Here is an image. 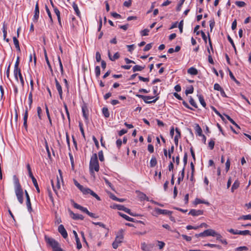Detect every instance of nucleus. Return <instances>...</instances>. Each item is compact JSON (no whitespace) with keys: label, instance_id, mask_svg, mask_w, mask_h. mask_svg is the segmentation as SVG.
Returning a JSON list of instances; mask_svg holds the SVG:
<instances>
[{"label":"nucleus","instance_id":"f257e3e1","mask_svg":"<svg viewBox=\"0 0 251 251\" xmlns=\"http://www.w3.org/2000/svg\"><path fill=\"white\" fill-rule=\"evenodd\" d=\"M100 169V166L98 160V156L97 153H94L91 157L89 170L90 174L92 176H94V171L98 172Z\"/></svg>","mask_w":251,"mask_h":251},{"label":"nucleus","instance_id":"f03ea898","mask_svg":"<svg viewBox=\"0 0 251 251\" xmlns=\"http://www.w3.org/2000/svg\"><path fill=\"white\" fill-rule=\"evenodd\" d=\"M14 179L15 194L18 201L22 204L23 203V190L18 178L15 176H14Z\"/></svg>","mask_w":251,"mask_h":251},{"label":"nucleus","instance_id":"7ed1b4c3","mask_svg":"<svg viewBox=\"0 0 251 251\" xmlns=\"http://www.w3.org/2000/svg\"><path fill=\"white\" fill-rule=\"evenodd\" d=\"M136 96L142 99L146 103H155L159 98L158 96L152 97L142 95H136Z\"/></svg>","mask_w":251,"mask_h":251},{"label":"nucleus","instance_id":"20e7f679","mask_svg":"<svg viewBox=\"0 0 251 251\" xmlns=\"http://www.w3.org/2000/svg\"><path fill=\"white\" fill-rule=\"evenodd\" d=\"M80 191L83 193V195L90 194L93 197L95 198L98 201H100V197L89 188L84 187L83 186L82 188L80 189Z\"/></svg>","mask_w":251,"mask_h":251},{"label":"nucleus","instance_id":"39448f33","mask_svg":"<svg viewBox=\"0 0 251 251\" xmlns=\"http://www.w3.org/2000/svg\"><path fill=\"white\" fill-rule=\"evenodd\" d=\"M114 207L117 208L118 210H123L132 216H139V215L136 214L135 213L131 212V210L125 207L124 205H120V204H116V205H114Z\"/></svg>","mask_w":251,"mask_h":251},{"label":"nucleus","instance_id":"423d86ee","mask_svg":"<svg viewBox=\"0 0 251 251\" xmlns=\"http://www.w3.org/2000/svg\"><path fill=\"white\" fill-rule=\"evenodd\" d=\"M45 238L47 243L50 245L52 249L55 248L56 246L59 245V243L52 238L46 236Z\"/></svg>","mask_w":251,"mask_h":251},{"label":"nucleus","instance_id":"0eeeda50","mask_svg":"<svg viewBox=\"0 0 251 251\" xmlns=\"http://www.w3.org/2000/svg\"><path fill=\"white\" fill-rule=\"evenodd\" d=\"M154 212L156 216L158 215H171L172 214V212L165 209H161L158 208H155L154 209Z\"/></svg>","mask_w":251,"mask_h":251},{"label":"nucleus","instance_id":"6e6552de","mask_svg":"<svg viewBox=\"0 0 251 251\" xmlns=\"http://www.w3.org/2000/svg\"><path fill=\"white\" fill-rule=\"evenodd\" d=\"M58 230L64 238L66 239L67 238L68 233L63 225H60L59 226Z\"/></svg>","mask_w":251,"mask_h":251},{"label":"nucleus","instance_id":"1a4fd4ad","mask_svg":"<svg viewBox=\"0 0 251 251\" xmlns=\"http://www.w3.org/2000/svg\"><path fill=\"white\" fill-rule=\"evenodd\" d=\"M153 247V245L151 244L148 245L145 242L142 243L141 245V248L144 251H151V249Z\"/></svg>","mask_w":251,"mask_h":251},{"label":"nucleus","instance_id":"9d476101","mask_svg":"<svg viewBox=\"0 0 251 251\" xmlns=\"http://www.w3.org/2000/svg\"><path fill=\"white\" fill-rule=\"evenodd\" d=\"M203 213V210H196V209H191L189 212V214L193 216L201 215H202Z\"/></svg>","mask_w":251,"mask_h":251},{"label":"nucleus","instance_id":"9b49d317","mask_svg":"<svg viewBox=\"0 0 251 251\" xmlns=\"http://www.w3.org/2000/svg\"><path fill=\"white\" fill-rule=\"evenodd\" d=\"M56 184L55 186L54 185V183H53V181L52 180H51V185H52V188L53 189V191H54V192L56 194H57V190L60 189V182H59L58 177H57V178L56 179Z\"/></svg>","mask_w":251,"mask_h":251},{"label":"nucleus","instance_id":"f8f14e48","mask_svg":"<svg viewBox=\"0 0 251 251\" xmlns=\"http://www.w3.org/2000/svg\"><path fill=\"white\" fill-rule=\"evenodd\" d=\"M73 205L75 208L78 209L82 212H85L86 214L88 212V210L86 208L80 205L79 204L75 202L74 201H73Z\"/></svg>","mask_w":251,"mask_h":251},{"label":"nucleus","instance_id":"ddd939ff","mask_svg":"<svg viewBox=\"0 0 251 251\" xmlns=\"http://www.w3.org/2000/svg\"><path fill=\"white\" fill-rule=\"evenodd\" d=\"M73 232L75 236V241L76 243V248L78 250H80L82 248V245L80 243V240L78 238V235L75 230H73Z\"/></svg>","mask_w":251,"mask_h":251},{"label":"nucleus","instance_id":"4468645a","mask_svg":"<svg viewBox=\"0 0 251 251\" xmlns=\"http://www.w3.org/2000/svg\"><path fill=\"white\" fill-rule=\"evenodd\" d=\"M123 238L124 236L123 234L122 231L120 230L119 232H118L115 241L119 244H121L123 242Z\"/></svg>","mask_w":251,"mask_h":251},{"label":"nucleus","instance_id":"2eb2a0df","mask_svg":"<svg viewBox=\"0 0 251 251\" xmlns=\"http://www.w3.org/2000/svg\"><path fill=\"white\" fill-rule=\"evenodd\" d=\"M55 82L56 87L58 92L60 98L61 99H62V94H63L62 87L60 85V84H59V82L58 81V80H57L56 78L55 79Z\"/></svg>","mask_w":251,"mask_h":251},{"label":"nucleus","instance_id":"dca6fc26","mask_svg":"<svg viewBox=\"0 0 251 251\" xmlns=\"http://www.w3.org/2000/svg\"><path fill=\"white\" fill-rule=\"evenodd\" d=\"M70 213L71 217L74 220H83L84 219V217L81 214H75L72 211H70Z\"/></svg>","mask_w":251,"mask_h":251},{"label":"nucleus","instance_id":"f3484780","mask_svg":"<svg viewBox=\"0 0 251 251\" xmlns=\"http://www.w3.org/2000/svg\"><path fill=\"white\" fill-rule=\"evenodd\" d=\"M25 197H26V206L28 208V210L29 211H30V210H31V206L30 197H29V195L28 194L27 192L26 191V190H25Z\"/></svg>","mask_w":251,"mask_h":251},{"label":"nucleus","instance_id":"a211bd4d","mask_svg":"<svg viewBox=\"0 0 251 251\" xmlns=\"http://www.w3.org/2000/svg\"><path fill=\"white\" fill-rule=\"evenodd\" d=\"M176 134L175 136L174 141L175 145L177 146L178 143V139L180 138L181 137V133L179 129L178 128H176Z\"/></svg>","mask_w":251,"mask_h":251},{"label":"nucleus","instance_id":"6ab92c4d","mask_svg":"<svg viewBox=\"0 0 251 251\" xmlns=\"http://www.w3.org/2000/svg\"><path fill=\"white\" fill-rule=\"evenodd\" d=\"M204 233L205 234L206 236H211L215 237V235H216V232L212 229H208L204 230Z\"/></svg>","mask_w":251,"mask_h":251},{"label":"nucleus","instance_id":"aec40b11","mask_svg":"<svg viewBox=\"0 0 251 251\" xmlns=\"http://www.w3.org/2000/svg\"><path fill=\"white\" fill-rule=\"evenodd\" d=\"M82 113H83V116L84 117L85 120L86 121H88V109L86 106H83L82 107Z\"/></svg>","mask_w":251,"mask_h":251},{"label":"nucleus","instance_id":"412c9836","mask_svg":"<svg viewBox=\"0 0 251 251\" xmlns=\"http://www.w3.org/2000/svg\"><path fill=\"white\" fill-rule=\"evenodd\" d=\"M119 214L120 216H121L122 217H123V218H124L127 221L133 222H134V220L133 218H131L125 214L122 213L121 212H119Z\"/></svg>","mask_w":251,"mask_h":251},{"label":"nucleus","instance_id":"4be33fe9","mask_svg":"<svg viewBox=\"0 0 251 251\" xmlns=\"http://www.w3.org/2000/svg\"><path fill=\"white\" fill-rule=\"evenodd\" d=\"M108 57L111 61H115L116 59H118L120 57V54L118 52H116L113 57H112L110 55V52H108Z\"/></svg>","mask_w":251,"mask_h":251},{"label":"nucleus","instance_id":"5701e85b","mask_svg":"<svg viewBox=\"0 0 251 251\" xmlns=\"http://www.w3.org/2000/svg\"><path fill=\"white\" fill-rule=\"evenodd\" d=\"M187 72L191 75H197L198 73V70L194 67L190 68L188 70Z\"/></svg>","mask_w":251,"mask_h":251},{"label":"nucleus","instance_id":"b1692460","mask_svg":"<svg viewBox=\"0 0 251 251\" xmlns=\"http://www.w3.org/2000/svg\"><path fill=\"white\" fill-rule=\"evenodd\" d=\"M239 185L240 182H239V181L238 180H235L231 187V192H233L235 190L237 189L239 187Z\"/></svg>","mask_w":251,"mask_h":251},{"label":"nucleus","instance_id":"393cba45","mask_svg":"<svg viewBox=\"0 0 251 251\" xmlns=\"http://www.w3.org/2000/svg\"><path fill=\"white\" fill-rule=\"evenodd\" d=\"M28 117V111L26 109L25 111V113L24 116V126L26 129L27 126V120Z\"/></svg>","mask_w":251,"mask_h":251},{"label":"nucleus","instance_id":"a878e982","mask_svg":"<svg viewBox=\"0 0 251 251\" xmlns=\"http://www.w3.org/2000/svg\"><path fill=\"white\" fill-rule=\"evenodd\" d=\"M14 44L15 46L16 49L17 50L20 51V48L19 45V42L16 37H13Z\"/></svg>","mask_w":251,"mask_h":251},{"label":"nucleus","instance_id":"bb28decb","mask_svg":"<svg viewBox=\"0 0 251 251\" xmlns=\"http://www.w3.org/2000/svg\"><path fill=\"white\" fill-rule=\"evenodd\" d=\"M200 203H204L208 205H209V203L208 201H206L204 200H201L199 198H196L195 200V204L197 205Z\"/></svg>","mask_w":251,"mask_h":251},{"label":"nucleus","instance_id":"cd10ccee","mask_svg":"<svg viewBox=\"0 0 251 251\" xmlns=\"http://www.w3.org/2000/svg\"><path fill=\"white\" fill-rule=\"evenodd\" d=\"M32 183L33 184L34 186L36 188L37 192L38 193H39L40 189H39L37 181L36 178L33 176H32Z\"/></svg>","mask_w":251,"mask_h":251},{"label":"nucleus","instance_id":"c85d7f7f","mask_svg":"<svg viewBox=\"0 0 251 251\" xmlns=\"http://www.w3.org/2000/svg\"><path fill=\"white\" fill-rule=\"evenodd\" d=\"M198 97L201 104L202 105L203 107H205L206 104L203 96L201 95H198Z\"/></svg>","mask_w":251,"mask_h":251},{"label":"nucleus","instance_id":"c756f323","mask_svg":"<svg viewBox=\"0 0 251 251\" xmlns=\"http://www.w3.org/2000/svg\"><path fill=\"white\" fill-rule=\"evenodd\" d=\"M72 6H73L74 10H75L76 14L78 16H79L80 15V11L79 10V9H78L77 5L74 2L73 3V5Z\"/></svg>","mask_w":251,"mask_h":251},{"label":"nucleus","instance_id":"7c9ffc66","mask_svg":"<svg viewBox=\"0 0 251 251\" xmlns=\"http://www.w3.org/2000/svg\"><path fill=\"white\" fill-rule=\"evenodd\" d=\"M102 112L105 118H108L109 117L110 114L107 108L103 107L102 109Z\"/></svg>","mask_w":251,"mask_h":251},{"label":"nucleus","instance_id":"2f4dec72","mask_svg":"<svg viewBox=\"0 0 251 251\" xmlns=\"http://www.w3.org/2000/svg\"><path fill=\"white\" fill-rule=\"evenodd\" d=\"M54 12L57 17L59 24L61 25L60 14L59 10L56 7H54Z\"/></svg>","mask_w":251,"mask_h":251},{"label":"nucleus","instance_id":"473e14b6","mask_svg":"<svg viewBox=\"0 0 251 251\" xmlns=\"http://www.w3.org/2000/svg\"><path fill=\"white\" fill-rule=\"evenodd\" d=\"M144 67H142L141 66H139V65H135L134 66L133 68H132V70H133V71L134 72H137V71H142L143 69H144Z\"/></svg>","mask_w":251,"mask_h":251},{"label":"nucleus","instance_id":"72a5a7b5","mask_svg":"<svg viewBox=\"0 0 251 251\" xmlns=\"http://www.w3.org/2000/svg\"><path fill=\"white\" fill-rule=\"evenodd\" d=\"M238 234L243 235H251L250 231L248 230H245L243 231L238 230Z\"/></svg>","mask_w":251,"mask_h":251},{"label":"nucleus","instance_id":"f704fd0d","mask_svg":"<svg viewBox=\"0 0 251 251\" xmlns=\"http://www.w3.org/2000/svg\"><path fill=\"white\" fill-rule=\"evenodd\" d=\"M157 164V161L155 157H152L150 161L151 167H154Z\"/></svg>","mask_w":251,"mask_h":251},{"label":"nucleus","instance_id":"c9c22d12","mask_svg":"<svg viewBox=\"0 0 251 251\" xmlns=\"http://www.w3.org/2000/svg\"><path fill=\"white\" fill-rule=\"evenodd\" d=\"M157 246L160 250H162L165 246V243L163 241H157Z\"/></svg>","mask_w":251,"mask_h":251},{"label":"nucleus","instance_id":"e433bc0d","mask_svg":"<svg viewBox=\"0 0 251 251\" xmlns=\"http://www.w3.org/2000/svg\"><path fill=\"white\" fill-rule=\"evenodd\" d=\"M227 39H228V41L230 43V44H231L232 46L233 47V48L235 52L236 53L237 50H236V47L235 46V44L233 42V40L229 35H228V36H227Z\"/></svg>","mask_w":251,"mask_h":251},{"label":"nucleus","instance_id":"4c0bfd02","mask_svg":"<svg viewBox=\"0 0 251 251\" xmlns=\"http://www.w3.org/2000/svg\"><path fill=\"white\" fill-rule=\"evenodd\" d=\"M184 168H183V169H182V170L181 171V175L178 177L177 182L178 183H179L180 182V181H182L183 177H184Z\"/></svg>","mask_w":251,"mask_h":251},{"label":"nucleus","instance_id":"58836bf2","mask_svg":"<svg viewBox=\"0 0 251 251\" xmlns=\"http://www.w3.org/2000/svg\"><path fill=\"white\" fill-rule=\"evenodd\" d=\"M251 220V215H243L238 218V220Z\"/></svg>","mask_w":251,"mask_h":251},{"label":"nucleus","instance_id":"ea45409f","mask_svg":"<svg viewBox=\"0 0 251 251\" xmlns=\"http://www.w3.org/2000/svg\"><path fill=\"white\" fill-rule=\"evenodd\" d=\"M194 91L193 87L191 85L188 87L185 91V94L187 95L189 94H192Z\"/></svg>","mask_w":251,"mask_h":251},{"label":"nucleus","instance_id":"a19ab883","mask_svg":"<svg viewBox=\"0 0 251 251\" xmlns=\"http://www.w3.org/2000/svg\"><path fill=\"white\" fill-rule=\"evenodd\" d=\"M196 131L199 136H202V129L199 125H197L196 126Z\"/></svg>","mask_w":251,"mask_h":251},{"label":"nucleus","instance_id":"79ce46f5","mask_svg":"<svg viewBox=\"0 0 251 251\" xmlns=\"http://www.w3.org/2000/svg\"><path fill=\"white\" fill-rule=\"evenodd\" d=\"M149 32H150L149 29L146 28V29H145L142 30L140 32V33H141V36H147L149 35Z\"/></svg>","mask_w":251,"mask_h":251},{"label":"nucleus","instance_id":"37998d69","mask_svg":"<svg viewBox=\"0 0 251 251\" xmlns=\"http://www.w3.org/2000/svg\"><path fill=\"white\" fill-rule=\"evenodd\" d=\"M95 74L96 76L98 77L100 75V69L98 66H96L95 69Z\"/></svg>","mask_w":251,"mask_h":251},{"label":"nucleus","instance_id":"c03bdc74","mask_svg":"<svg viewBox=\"0 0 251 251\" xmlns=\"http://www.w3.org/2000/svg\"><path fill=\"white\" fill-rule=\"evenodd\" d=\"M215 145V142L213 139H210V141L208 143V146L210 150H213Z\"/></svg>","mask_w":251,"mask_h":251},{"label":"nucleus","instance_id":"a18cd8bd","mask_svg":"<svg viewBox=\"0 0 251 251\" xmlns=\"http://www.w3.org/2000/svg\"><path fill=\"white\" fill-rule=\"evenodd\" d=\"M229 76H230V78L234 81H235L238 84H240V82L235 78V77H234L233 74H232V73L230 71H229Z\"/></svg>","mask_w":251,"mask_h":251},{"label":"nucleus","instance_id":"49530a36","mask_svg":"<svg viewBox=\"0 0 251 251\" xmlns=\"http://www.w3.org/2000/svg\"><path fill=\"white\" fill-rule=\"evenodd\" d=\"M235 4L237 6L240 7H244L246 5L245 2L242 1H237L235 2Z\"/></svg>","mask_w":251,"mask_h":251},{"label":"nucleus","instance_id":"de8ad7c7","mask_svg":"<svg viewBox=\"0 0 251 251\" xmlns=\"http://www.w3.org/2000/svg\"><path fill=\"white\" fill-rule=\"evenodd\" d=\"M189 102L194 107H195V108L198 107L196 102L191 97H190V98Z\"/></svg>","mask_w":251,"mask_h":251},{"label":"nucleus","instance_id":"09e8293b","mask_svg":"<svg viewBox=\"0 0 251 251\" xmlns=\"http://www.w3.org/2000/svg\"><path fill=\"white\" fill-rule=\"evenodd\" d=\"M98 155H99L100 160L101 162L103 161L104 158V156L103 154V152L102 151H100L98 152Z\"/></svg>","mask_w":251,"mask_h":251},{"label":"nucleus","instance_id":"8fccbe9b","mask_svg":"<svg viewBox=\"0 0 251 251\" xmlns=\"http://www.w3.org/2000/svg\"><path fill=\"white\" fill-rule=\"evenodd\" d=\"M230 165V162L229 159L228 158L226 160V172H227L228 171V170H229Z\"/></svg>","mask_w":251,"mask_h":251},{"label":"nucleus","instance_id":"3c124183","mask_svg":"<svg viewBox=\"0 0 251 251\" xmlns=\"http://www.w3.org/2000/svg\"><path fill=\"white\" fill-rule=\"evenodd\" d=\"M64 108H65V111H66V114L67 115V118H68L69 122L70 123V114H69V111H68V109L67 106V105L66 104H64Z\"/></svg>","mask_w":251,"mask_h":251},{"label":"nucleus","instance_id":"603ef678","mask_svg":"<svg viewBox=\"0 0 251 251\" xmlns=\"http://www.w3.org/2000/svg\"><path fill=\"white\" fill-rule=\"evenodd\" d=\"M183 21H181L178 25V28L179 29L180 32L181 33L183 32Z\"/></svg>","mask_w":251,"mask_h":251},{"label":"nucleus","instance_id":"864d4df0","mask_svg":"<svg viewBox=\"0 0 251 251\" xmlns=\"http://www.w3.org/2000/svg\"><path fill=\"white\" fill-rule=\"evenodd\" d=\"M185 0H180V1L179 3L178 4L177 7H176V10L178 11H179L181 10V6L182 4H183Z\"/></svg>","mask_w":251,"mask_h":251},{"label":"nucleus","instance_id":"5fc2aeb1","mask_svg":"<svg viewBox=\"0 0 251 251\" xmlns=\"http://www.w3.org/2000/svg\"><path fill=\"white\" fill-rule=\"evenodd\" d=\"M152 48V43L148 44L144 48V51H147L149 50Z\"/></svg>","mask_w":251,"mask_h":251},{"label":"nucleus","instance_id":"6e6d98bb","mask_svg":"<svg viewBox=\"0 0 251 251\" xmlns=\"http://www.w3.org/2000/svg\"><path fill=\"white\" fill-rule=\"evenodd\" d=\"M46 10L47 13L50 19V22H52V19L51 15V13L47 6H46Z\"/></svg>","mask_w":251,"mask_h":251},{"label":"nucleus","instance_id":"4d7b16f0","mask_svg":"<svg viewBox=\"0 0 251 251\" xmlns=\"http://www.w3.org/2000/svg\"><path fill=\"white\" fill-rule=\"evenodd\" d=\"M79 127L80 128V132L83 137H84V131L83 128V124L81 122L79 123Z\"/></svg>","mask_w":251,"mask_h":251},{"label":"nucleus","instance_id":"13d9d810","mask_svg":"<svg viewBox=\"0 0 251 251\" xmlns=\"http://www.w3.org/2000/svg\"><path fill=\"white\" fill-rule=\"evenodd\" d=\"M131 0H128L127 1H125L124 2V6H126V7H130L131 6Z\"/></svg>","mask_w":251,"mask_h":251},{"label":"nucleus","instance_id":"bf43d9fd","mask_svg":"<svg viewBox=\"0 0 251 251\" xmlns=\"http://www.w3.org/2000/svg\"><path fill=\"white\" fill-rule=\"evenodd\" d=\"M248 250V248L246 247V246H242V247H238L236 249V251H242L243 250Z\"/></svg>","mask_w":251,"mask_h":251},{"label":"nucleus","instance_id":"052dcab7","mask_svg":"<svg viewBox=\"0 0 251 251\" xmlns=\"http://www.w3.org/2000/svg\"><path fill=\"white\" fill-rule=\"evenodd\" d=\"M96 59L98 62H99L101 60V55L99 52H97L96 53Z\"/></svg>","mask_w":251,"mask_h":251},{"label":"nucleus","instance_id":"680f3d73","mask_svg":"<svg viewBox=\"0 0 251 251\" xmlns=\"http://www.w3.org/2000/svg\"><path fill=\"white\" fill-rule=\"evenodd\" d=\"M201 36L202 37V38L204 41L205 43H206L207 42V37L205 34V33L203 31H201Z\"/></svg>","mask_w":251,"mask_h":251},{"label":"nucleus","instance_id":"e2e57ef3","mask_svg":"<svg viewBox=\"0 0 251 251\" xmlns=\"http://www.w3.org/2000/svg\"><path fill=\"white\" fill-rule=\"evenodd\" d=\"M74 184L80 190L81 188L83 187L82 185H80L76 180H74Z\"/></svg>","mask_w":251,"mask_h":251},{"label":"nucleus","instance_id":"0e129e2a","mask_svg":"<svg viewBox=\"0 0 251 251\" xmlns=\"http://www.w3.org/2000/svg\"><path fill=\"white\" fill-rule=\"evenodd\" d=\"M181 236L183 237V238L184 239H185V240H186L187 241L189 242V241H191V240H192V238L190 236H188L184 235V234H182Z\"/></svg>","mask_w":251,"mask_h":251},{"label":"nucleus","instance_id":"69168bd1","mask_svg":"<svg viewBox=\"0 0 251 251\" xmlns=\"http://www.w3.org/2000/svg\"><path fill=\"white\" fill-rule=\"evenodd\" d=\"M19 72H21L20 69H14V75L16 79H18V75L19 74Z\"/></svg>","mask_w":251,"mask_h":251},{"label":"nucleus","instance_id":"338daca9","mask_svg":"<svg viewBox=\"0 0 251 251\" xmlns=\"http://www.w3.org/2000/svg\"><path fill=\"white\" fill-rule=\"evenodd\" d=\"M214 89L216 90L220 91L222 88L220 86V85L218 83H215L214 85Z\"/></svg>","mask_w":251,"mask_h":251},{"label":"nucleus","instance_id":"774afa93","mask_svg":"<svg viewBox=\"0 0 251 251\" xmlns=\"http://www.w3.org/2000/svg\"><path fill=\"white\" fill-rule=\"evenodd\" d=\"M148 150L151 153L153 152L154 151L153 146L151 144L149 145L148 146Z\"/></svg>","mask_w":251,"mask_h":251}]
</instances>
